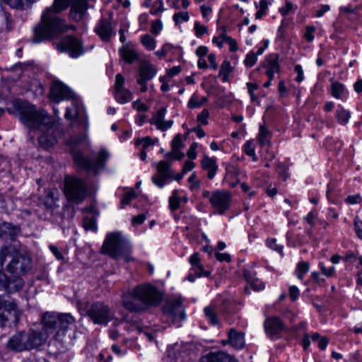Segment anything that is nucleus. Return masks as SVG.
Masks as SVG:
<instances>
[{"mask_svg":"<svg viewBox=\"0 0 362 362\" xmlns=\"http://www.w3.org/2000/svg\"><path fill=\"white\" fill-rule=\"evenodd\" d=\"M163 312L164 315L172 322L185 318L182 303L178 299L167 301L163 308Z\"/></svg>","mask_w":362,"mask_h":362,"instance_id":"ddd939ff","label":"nucleus"},{"mask_svg":"<svg viewBox=\"0 0 362 362\" xmlns=\"http://www.w3.org/2000/svg\"><path fill=\"white\" fill-rule=\"evenodd\" d=\"M264 328L268 337L278 338L284 329V324L278 317H267L264 320Z\"/></svg>","mask_w":362,"mask_h":362,"instance_id":"dca6fc26","label":"nucleus"},{"mask_svg":"<svg viewBox=\"0 0 362 362\" xmlns=\"http://www.w3.org/2000/svg\"><path fill=\"white\" fill-rule=\"evenodd\" d=\"M187 202L188 198L185 195H180V192L177 189H175L169 198V207L171 211H175L180 208L182 203L185 204Z\"/></svg>","mask_w":362,"mask_h":362,"instance_id":"b1692460","label":"nucleus"},{"mask_svg":"<svg viewBox=\"0 0 362 362\" xmlns=\"http://www.w3.org/2000/svg\"><path fill=\"white\" fill-rule=\"evenodd\" d=\"M88 4L86 0H74L69 13L70 18L76 21H81L86 13Z\"/></svg>","mask_w":362,"mask_h":362,"instance_id":"aec40b11","label":"nucleus"},{"mask_svg":"<svg viewBox=\"0 0 362 362\" xmlns=\"http://www.w3.org/2000/svg\"><path fill=\"white\" fill-rule=\"evenodd\" d=\"M274 0H261L259 1V10L256 12L255 17L257 19L261 18L267 13V10L269 5L272 4Z\"/></svg>","mask_w":362,"mask_h":362,"instance_id":"c9c22d12","label":"nucleus"},{"mask_svg":"<svg viewBox=\"0 0 362 362\" xmlns=\"http://www.w3.org/2000/svg\"><path fill=\"white\" fill-rule=\"evenodd\" d=\"M226 357L223 353H209L202 356L199 362H226Z\"/></svg>","mask_w":362,"mask_h":362,"instance_id":"7c9ffc66","label":"nucleus"},{"mask_svg":"<svg viewBox=\"0 0 362 362\" xmlns=\"http://www.w3.org/2000/svg\"><path fill=\"white\" fill-rule=\"evenodd\" d=\"M315 27L313 25L306 26L304 37L308 42H312L314 40V33L315 32Z\"/></svg>","mask_w":362,"mask_h":362,"instance_id":"09e8293b","label":"nucleus"},{"mask_svg":"<svg viewBox=\"0 0 362 362\" xmlns=\"http://www.w3.org/2000/svg\"><path fill=\"white\" fill-rule=\"evenodd\" d=\"M143 45L148 50H153L156 47V40L150 35H144L141 37Z\"/></svg>","mask_w":362,"mask_h":362,"instance_id":"58836bf2","label":"nucleus"},{"mask_svg":"<svg viewBox=\"0 0 362 362\" xmlns=\"http://www.w3.org/2000/svg\"><path fill=\"white\" fill-rule=\"evenodd\" d=\"M87 316L95 325L106 326L114 319L115 314L111 308L104 302H94L86 311Z\"/></svg>","mask_w":362,"mask_h":362,"instance_id":"6e6552de","label":"nucleus"},{"mask_svg":"<svg viewBox=\"0 0 362 362\" xmlns=\"http://www.w3.org/2000/svg\"><path fill=\"white\" fill-rule=\"evenodd\" d=\"M270 138L271 132L264 125H259L257 139L260 146L262 147L269 146L271 145Z\"/></svg>","mask_w":362,"mask_h":362,"instance_id":"c756f323","label":"nucleus"},{"mask_svg":"<svg viewBox=\"0 0 362 362\" xmlns=\"http://www.w3.org/2000/svg\"><path fill=\"white\" fill-rule=\"evenodd\" d=\"M94 30L103 41H108L115 35L110 22L105 18H102L98 23Z\"/></svg>","mask_w":362,"mask_h":362,"instance_id":"a211bd4d","label":"nucleus"},{"mask_svg":"<svg viewBox=\"0 0 362 362\" xmlns=\"http://www.w3.org/2000/svg\"><path fill=\"white\" fill-rule=\"evenodd\" d=\"M335 117L339 124H346L351 117V112L346 110L342 105H339L335 111Z\"/></svg>","mask_w":362,"mask_h":362,"instance_id":"cd10ccee","label":"nucleus"},{"mask_svg":"<svg viewBox=\"0 0 362 362\" xmlns=\"http://www.w3.org/2000/svg\"><path fill=\"white\" fill-rule=\"evenodd\" d=\"M163 29V23L160 20H156L151 23V31L154 35H158Z\"/></svg>","mask_w":362,"mask_h":362,"instance_id":"680f3d73","label":"nucleus"},{"mask_svg":"<svg viewBox=\"0 0 362 362\" xmlns=\"http://www.w3.org/2000/svg\"><path fill=\"white\" fill-rule=\"evenodd\" d=\"M132 247L127 239L119 232L107 235L102 247V252L113 259L122 258L128 262L133 260L131 257Z\"/></svg>","mask_w":362,"mask_h":362,"instance_id":"423d86ee","label":"nucleus"},{"mask_svg":"<svg viewBox=\"0 0 362 362\" xmlns=\"http://www.w3.org/2000/svg\"><path fill=\"white\" fill-rule=\"evenodd\" d=\"M169 6L176 10L181 8L186 9L189 6V1L188 0H166Z\"/></svg>","mask_w":362,"mask_h":362,"instance_id":"e433bc0d","label":"nucleus"},{"mask_svg":"<svg viewBox=\"0 0 362 362\" xmlns=\"http://www.w3.org/2000/svg\"><path fill=\"white\" fill-rule=\"evenodd\" d=\"M289 297L292 301L296 300L300 295L299 289L296 286H291L288 288Z\"/></svg>","mask_w":362,"mask_h":362,"instance_id":"0e129e2a","label":"nucleus"},{"mask_svg":"<svg viewBox=\"0 0 362 362\" xmlns=\"http://www.w3.org/2000/svg\"><path fill=\"white\" fill-rule=\"evenodd\" d=\"M209 117V111L204 109L197 116V122L202 124L206 125L208 124V118Z\"/></svg>","mask_w":362,"mask_h":362,"instance_id":"3c124183","label":"nucleus"},{"mask_svg":"<svg viewBox=\"0 0 362 362\" xmlns=\"http://www.w3.org/2000/svg\"><path fill=\"white\" fill-rule=\"evenodd\" d=\"M173 19L175 24H181L189 20V15L187 11L177 12L173 15Z\"/></svg>","mask_w":362,"mask_h":362,"instance_id":"ea45409f","label":"nucleus"},{"mask_svg":"<svg viewBox=\"0 0 362 362\" xmlns=\"http://www.w3.org/2000/svg\"><path fill=\"white\" fill-rule=\"evenodd\" d=\"M171 146L173 150L180 149L184 147V144L182 140V135L180 134H177L171 142Z\"/></svg>","mask_w":362,"mask_h":362,"instance_id":"a18cd8bd","label":"nucleus"},{"mask_svg":"<svg viewBox=\"0 0 362 362\" xmlns=\"http://www.w3.org/2000/svg\"><path fill=\"white\" fill-rule=\"evenodd\" d=\"M125 79L121 74H117L115 76V90L124 88Z\"/></svg>","mask_w":362,"mask_h":362,"instance_id":"6e6d98bb","label":"nucleus"},{"mask_svg":"<svg viewBox=\"0 0 362 362\" xmlns=\"http://www.w3.org/2000/svg\"><path fill=\"white\" fill-rule=\"evenodd\" d=\"M72 104L74 106V109H72L71 107H66V113H65L64 116H65V118L67 119H74L76 117V113H77L76 110H75L76 107L77 101L74 100L72 102Z\"/></svg>","mask_w":362,"mask_h":362,"instance_id":"13d9d810","label":"nucleus"},{"mask_svg":"<svg viewBox=\"0 0 362 362\" xmlns=\"http://www.w3.org/2000/svg\"><path fill=\"white\" fill-rule=\"evenodd\" d=\"M209 202L215 212L219 215H223L230 207L231 194L228 191L216 190L212 193Z\"/></svg>","mask_w":362,"mask_h":362,"instance_id":"f8f14e48","label":"nucleus"},{"mask_svg":"<svg viewBox=\"0 0 362 362\" xmlns=\"http://www.w3.org/2000/svg\"><path fill=\"white\" fill-rule=\"evenodd\" d=\"M188 182L190 183L189 188L192 190L200 189V182L197 180V175L193 173L188 178Z\"/></svg>","mask_w":362,"mask_h":362,"instance_id":"603ef678","label":"nucleus"},{"mask_svg":"<svg viewBox=\"0 0 362 362\" xmlns=\"http://www.w3.org/2000/svg\"><path fill=\"white\" fill-rule=\"evenodd\" d=\"M247 90L252 102H259L258 98L255 95V91L257 90L258 86L253 83H247Z\"/></svg>","mask_w":362,"mask_h":362,"instance_id":"49530a36","label":"nucleus"},{"mask_svg":"<svg viewBox=\"0 0 362 362\" xmlns=\"http://www.w3.org/2000/svg\"><path fill=\"white\" fill-rule=\"evenodd\" d=\"M233 71V67L230 65V62L228 61H223V63L221 65V68L219 70V76H222V81L223 82H226L228 79V76Z\"/></svg>","mask_w":362,"mask_h":362,"instance_id":"2f4dec72","label":"nucleus"},{"mask_svg":"<svg viewBox=\"0 0 362 362\" xmlns=\"http://www.w3.org/2000/svg\"><path fill=\"white\" fill-rule=\"evenodd\" d=\"M55 46L57 49L62 52H67L72 58H78L85 52L82 42L72 35L66 36Z\"/></svg>","mask_w":362,"mask_h":362,"instance_id":"9b49d317","label":"nucleus"},{"mask_svg":"<svg viewBox=\"0 0 362 362\" xmlns=\"http://www.w3.org/2000/svg\"><path fill=\"white\" fill-rule=\"evenodd\" d=\"M156 74L157 69L156 66L149 61L144 60L140 63L139 68V76L137 79L148 81L153 78Z\"/></svg>","mask_w":362,"mask_h":362,"instance_id":"6ab92c4d","label":"nucleus"},{"mask_svg":"<svg viewBox=\"0 0 362 362\" xmlns=\"http://www.w3.org/2000/svg\"><path fill=\"white\" fill-rule=\"evenodd\" d=\"M23 286V281L21 278H16L13 281L8 280L7 292L13 293L20 291Z\"/></svg>","mask_w":362,"mask_h":362,"instance_id":"72a5a7b5","label":"nucleus"},{"mask_svg":"<svg viewBox=\"0 0 362 362\" xmlns=\"http://www.w3.org/2000/svg\"><path fill=\"white\" fill-rule=\"evenodd\" d=\"M64 192L67 200L75 204L83 202L88 194L86 182L74 176L65 177Z\"/></svg>","mask_w":362,"mask_h":362,"instance_id":"0eeeda50","label":"nucleus"},{"mask_svg":"<svg viewBox=\"0 0 362 362\" xmlns=\"http://www.w3.org/2000/svg\"><path fill=\"white\" fill-rule=\"evenodd\" d=\"M165 11L163 7V0H156L153 2L152 8L150 11L151 14L153 16L158 15L160 12H163Z\"/></svg>","mask_w":362,"mask_h":362,"instance_id":"a19ab883","label":"nucleus"},{"mask_svg":"<svg viewBox=\"0 0 362 362\" xmlns=\"http://www.w3.org/2000/svg\"><path fill=\"white\" fill-rule=\"evenodd\" d=\"M71 0H54L52 6L42 12L40 23L34 28L33 42L40 43L45 40L57 37L69 28H74L66 25L65 21L56 15L66 10Z\"/></svg>","mask_w":362,"mask_h":362,"instance_id":"7ed1b4c3","label":"nucleus"},{"mask_svg":"<svg viewBox=\"0 0 362 362\" xmlns=\"http://www.w3.org/2000/svg\"><path fill=\"white\" fill-rule=\"evenodd\" d=\"M201 165L204 170L207 171V177L209 180H212L218 169V166L216 163V159L214 158H210L208 156H204L201 161Z\"/></svg>","mask_w":362,"mask_h":362,"instance_id":"4be33fe9","label":"nucleus"},{"mask_svg":"<svg viewBox=\"0 0 362 362\" xmlns=\"http://www.w3.org/2000/svg\"><path fill=\"white\" fill-rule=\"evenodd\" d=\"M250 285V287L255 291L263 290L265 287L264 284L257 278L254 281H251Z\"/></svg>","mask_w":362,"mask_h":362,"instance_id":"e2e57ef3","label":"nucleus"},{"mask_svg":"<svg viewBox=\"0 0 362 362\" xmlns=\"http://www.w3.org/2000/svg\"><path fill=\"white\" fill-rule=\"evenodd\" d=\"M114 96L117 103L125 104L132 100V93L127 88H122L114 92Z\"/></svg>","mask_w":362,"mask_h":362,"instance_id":"bb28decb","label":"nucleus"},{"mask_svg":"<svg viewBox=\"0 0 362 362\" xmlns=\"http://www.w3.org/2000/svg\"><path fill=\"white\" fill-rule=\"evenodd\" d=\"M74 98V93L63 83L53 82L50 89V99L55 103L68 100Z\"/></svg>","mask_w":362,"mask_h":362,"instance_id":"4468645a","label":"nucleus"},{"mask_svg":"<svg viewBox=\"0 0 362 362\" xmlns=\"http://www.w3.org/2000/svg\"><path fill=\"white\" fill-rule=\"evenodd\" d=\"M42 329H30L13 335L8 340V347L15 351L36 349L44 344L49 336L52 335L57 346L62 351L69 349L76 338L74 317L69 313H46L42 316Z\"/></svg>","mask_w":362,"mask_h":362,"instance_id":"f257e3e1","label":"nucleus"},{"mask_svg":"<svg viewBox=\"0 0 362 362\" xmlns=\"http://www.w3.org/2000/svg\"><path fill=\"white\" fill-rule=\"evenodd\" d=\"M20 121L30 130L38 131L40 134L38 141L44 149L51 148L57 142L54 136V119L44 110L37 109L35 106L26 105L19 112Z\"/></svg>","mask_w":362,"mask_h":362,"instance_id":"f03ea898","label":"nucleus"},{"mask_svg":"<svg viewBox=\"0 0 362 362\" xmlns=\"http://www.w3.org/2000/svg\"><path fill=\"white\" fill-rule=\"evenodd\" d=\"M108 157L109 153L105 150H101L95 160H90L85 157L81 152H75L73 154L74 160L78 166L94 173H97L100 169L104 167L105 162Z\"/></svg>","mask_w":362,"mask_h":362,"instance_id":"9d476101","label":"nucleus"},{"mask_svg":"<svg viewBox=\"0 0 362 362\" xmlns=\"http://www.w3.org/2000/svg\"><path fill=\"white\" fill-rule=\"evenodd\" d=\"M7 257H10L11 260L6 265V269L16 276L25 274L32 268V262L28 256L7 245L0 250V264L2 267Z\"/></svg>","mask_w":362,"mask_h":362,"instance_id":"39448f33","label":"nucleus"},{"mask_svg":"<svg viewBox=\"0 0 362 362\" xmlns=\"http://www.w3.org/2000/svg\"><path fill=\"white\" fill-rule=\"evenodd\" d=\"M194 29L195 35L197 37H202V35L208 33V28L199 22H195Z\"/></svg>","mask_w":362,"mask_h":362,"instance_id":"37998d69","label":"nucleus"},{"mask_svg":"<svg viewBox=\"0 0 362 362\" xmlns=\"http://www.w3.org/2000/svg\"><path fill=\"white\" fill-rule=\"evenodd\" d=\"M204 314L208 320L213 325L218 324V320L215 309L212 306H207L204 308Z\"/></svg>","mask_w":362,"mask_h":362,"instance_id":"f704fd0d","label":"nucleus"},{"mask_svg":"<svg viewBox=\"0 0 362 362\" xmlns=\"http://www.w3.org/2000/svg\"><path fill=\"white\" fill-rule=\"evenodd\" d=\"M354 228L358 237L362 239V221L356 218L354 221Z\"/></svg>","mask_w":362,"mask_h":362,"instance_id":"774afa93","label":"nucleus"},{"mask_svg":"<svg viewBox=\"0 0 362 362\" xmlns=\"http://www.w3.org/2000/svg\"><path fill=\"white\" fill-rule=\"evenodd\" d=\"M309 270V264L307 262H300L297 264L296 276L298 279L302 280L305 274Z\"/></svg>","mask_w":362,"mask_h":362,"instance_id":"4c0bfd02","label":"nucleus"},{"mask_svg":"<svg viewBox=\"0 0 362 362\" xmlns=\"http://www.w3.org/2000/svg\"><path fill=\"white\" fill-rule=\"evenodd\" d=\"M1 17L5 22L6 29L8 30H11L13 27V23L11 14L6 11H3Z\"/></svg>","mask_w":362,"mask_h":362,"instance_id":"de8ad7c7","label":"nucleus"},{"mask_svg":"<svg viewBox=\"0 0 362 362\" xmlns=\"http://www.w3.org/2000/svg\"><path fill=\"white\" fill-rule=\"evenodd\" d=\"M161 300L160 292L149 284H139L122 297L123 305L132 312L146 310L151 306L158 305Z\"/></svg>","mask_w":362,"mask_h":362,"instance_id":"20e7f679","label":"nucleus"},{"mask_svg":"<svg viewBox=\"0 0 362 362\" xmlns=\"http://www.w3.org/2000/svg\"><path fill=\"white\" fill-rule=\"evenodd\" d=\"M21 315L15 300L8 295L0 296V327H4L8 320L16 323Z\"/></svg>","mask_w":362,"mask_h":362,"instance_id":"1a4fd4ad","label":"nucleus"},{"mask_svg":"<svg viewBox=\"0 0 362 362\" xmlns=\"http://www.w3.org/2000/svg\"><path fill=\"white\" fill-rule=\"evenodd\" d=\"M19 232L20 228L11 223L3 222L0 223V238L3 239L13 240Z\"/></svg>","mask_w":362,"mask_h":362,"instance_id":"412c9836","label":"nucleus"},{"mask_svg":"<svg viewBox=\"0 0 362 362\" xmlns=\"http://www.w3.org/2000/svg\"><path fill=\"white\" fill-rule=\"evenodd\" d=\"M319 267L320 268L321 272L326 277H332L334 276L335 272V267L332 266L327 267L323 262H320Z\"/></svg>","mask_w":362,"mask_h":362,"instance_id":"79ce46f5","label":"nucleus"},{"mask_svg":"<svg viewBox=\"0 0 362 362\" xmlns=\"http://www.w3.org/2000/svg\"><path fill=\"white\" fill-rule=\"evenodd\" d=\"M189 262L198 276H209L210 275V272L205 271L204 267L200 264V258L199 257V254L197 252H194L189 257Z\"/></svg>","mask_w":362,"mask_h":362,"instance_id":"a878e982","label":"nucleus"},{"mask_svg":"<svg viewBox=\"0 0 362 362\" xmlns=\"http://www.w3.org/2000/svg\"><path fill=\"white\" fill-rule=\"evenodd\" d=\"M228 340L232 346L240 349L244 346L245 340L243 334L232 329L228 333Z\"/></svg>","mask_w":362,"mask_h":362,"instance_id":"393cba45","label":"nucleus"},{"mask_svg":"<svg viewBox=\"0 0 362 362\" xmlns=\"http://www.w3.org/2000/svg\"><path fill=\"white\" fill-rule=\"evenodd\" d=\"M257 57L254 52H250L244 60V64L247 67H252L257 62Z\"/></svg>","mask_w":362,"mask_h":362,"instance_id":"c03bdc74","label":"nucleus"},{"mask_svg":"<svg viewBox=\"0 0 362 362\" xmlns=\"http://www.w3.org/2000/svg\"><path fill=\"white\" fill-rule=\"evenodd\" d=\"M188 107L194 109L201 107V103L196 94H194L188 101Z\"/></svg>","mask_w":362,"mask_h":362,"instance_id":"bf43d9fd","label":"nucleus"},{"mask_svg":"<svg viewBox=\"0 0 362 362\" xmlns=\"http://www.w3.org/2000/svg\"><path fill=\"white\" fill-rule=\"evenodd\" d=\"M267 245L271 249L279 252V253H282L283 252V246L277 244V241L276 239H270L267 242Z\"/></svg>","mask_w":362,"mask_h":362,"instance_id":"4d7b16f0","label":"nucleus"},{"mask_svg":"<svg viewBox=\"0 0 362 362\" xmlns=\"http://www.w3.org/2000/svg\"><path fill=\"white\" fill-rule=\"evenodd\" d=\"M198 147V144L197 142H193L189 150L187 151V156L191 159V160H194L197 158V152H196V150Z\"/></svg>","mask_w":362,"mask_h":362,"instance_id":"69168bd1","label":"nucleus"},{"mask_svg":"<svg viewBox=\"0 0 362 362\" xmlns=\"http://www.w3.org/2000/svg\"><path fill=\"white\" fill-rule=\"evenodd\" d=\"M166 113V107H161L153 114L151 119L150 120V123L154 124L158 129L162 132L168 130L173 126V121L165 120Z\"/></svg>","mask_w":362,"mask_h":362,"instance_id":"f3484780","label":"nucleus"},{"mask_svg":"<svg viewBox=\"0 0 362 362\" xmlns=\"http://www.w3.org/2000/svg\"><path fill=\"white\" fill-rule=\"evenodd\" d=\"M244 152L250 157L252 158L253 161L257 160V157L255 153V144L253 140H248L244 144Z\"/></svg>","mask_w":362,"mask_h":362,"instance_id":"473e14b6","label":"nucleus"},{"mask_svg":"<svg viewBox=\"0 0 362 362\" xmlns=\"http://www.w3.org/2000/svg\"><path fill=\"white\" fill-rule=\"evenodd\" d=\"M119 52L121 57L124 61L128 63H132L134 61L139 58V56L136 51L133 49L128 47L127 46H122Z\"/></svg>","mask_w":362,"mask_h":362,"instance_id":"c85d7f7f","label":"nucleus"},{"mask_svg":"<svg viewBox=\"0 0 362 362\" xmlns=\"http://www.w3.org/2000/svg\"><path fill=\"white\" fill-rule=\"evenodd\" d=\"M295 9L294 5L291 1H287L285 6L280 8V13L283 16L288 15L290 12Z\"/></svg>","mask_w":362,"mask_h":362,"instance_id":"338daca9","label":"nucleus"},{"mask_svg":"<svg viewBox=\"0 0 362 362\" xmlns=\"http://www.w3.org/2000/svg\"><path fill=\"white\" fill-rule=\"evenodd\" d=\"M132 107L138 112H146L148 110V106L140 100H137L132 103Z\"/></svg>","mask_w":362,"mask_h":362,"instance_id":"5fc2aeb1","label":"nucleus"},{"mask_svg":"<svg viewBox=\"0 0 362 362\" xmlns=\"http://www.w3.org/2000/svg\"><path fill=\"white\" fill-rule=\"evenodd\" d=\"M83 225L84 228L86 230H96V222L92 218H86L83 220Z\"/></svg>","mask_w":362,"mask_h":362,"instance_id":"052dcab7","label":"nucleus"},{"mask_svg":"<svg viewBox=\"0 0 362 362\" xmlns=\"http://www.w3.org/2000/svg\"><path fill=\"white\" fill-rule=\"evenodd\" d=\"M330 94L336 99L345 101L348 98L349 93L344 84L335 81L331 85Z\"/></svg>","mask_w":362,"mask_h":362,"instance_id":"5701e85b","label":"nucleus"},{"mask_svg":"<svg viewBox=\"0 0 362 362\" xmlns=\"http://www.w3.org/2000/svg\"><path fill=\"white\" fill-rule=\"evenodd\" d=\"M153 141L149 136L138 139L136 142V145L141 144L142 146L143 150H146L148 146L153 145Z\"/></svg>","mask_w":362,"mask_h":362,"instance_id":"864d4df0","label":"nucleus"},{"mask_svg":"<svg viewBox=\"0 0 362 362\" xmlns=\"http://www.w3.org/2000/svg\"><path fill=\"white\" fill-rule=\"evenodd\" d=\"M136 192L134 190H130L126 192L121 200V204L122 205L129 204L131 202V201L136 197Z\"/></svg>","mask_w":362,"mask_h":362,"instance_id":"8fccbe9b","label":"nucleus"},{"mask_svg":"<svg viewBox=\"0 0 362 362\" xmlns=\"http://www.w3.org/2000/svg\"><path fill=\"white\" fill-rule=\"evenodd\" d=\"M170 166V164L165 160H161L156 165L157 173L152 177V181L160 188L165 185L167 180L171 175Z\"/></svg>","mask_w":362,"mask_h":362,"instance_id":"2eb2a0df","label":"nucleus"}]
</instances>
